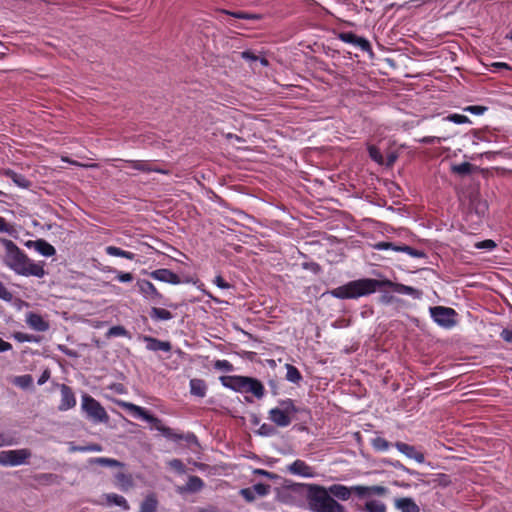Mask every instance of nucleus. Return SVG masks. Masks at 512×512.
<instances>
[{"instance_id": "f257e3e1", "label": "nucleus", "mask_w": 512, "mask_h": 512, "mask_svg": "<svg viewBox=\"0 0 512 512\" xmlns=\"http://www.w3.org/2000/svg\"><path fill=\"white\" fill-rule=\"evenodd\" d=\"M388 287L393 292L412 296L414 299L422 297V291L412 286L393 282L389 279L361 278L350 281L332 289L329 293L337 299H357L375 293L379 288Z\"/></svg>"}, {"instance_id": "f03ea898", "label": "nucleus", "mask_w": 512, "mask_h": 512, "mask_svg": "<svg viewBox=\"0 0 512 512\" xmlns=\"http://www.w3.org/2000/svg\"><path fill=\"white\" fill-rule=\"evenodd\" d=\"M0 244L5 249L2 258L3 264L16 275L37 278L45 276L43 261L34 262L10 239L0 238Z\"/></svg>"}, {"instance_id": "7ed1b4c3", "label": "nucleus", "mask_w": 512, "mask_h": 512, "mask_svg": "<svg viewBox=\"0 0 512 512\" xmlns=\"http://www.w3.org/2000/svg\"><path fill=\"white\" fill-rule=\"evenodd\" d=\"M116 404L119 407L127 410L134 417H139V418H142L143 420L149 422L154 429L161 432L162 435L164 437H166L167 439H170L173 441H180V440L185 439L186 441H189L191 438H195L194 434H188L187 436H184L181 433L175 432L172 428L165 426L159 418L150 414L143 407H140L133 403L122 401V400L116 401Z\"/></svg>"}, {"instance_id": "20e7f679", "label": "nucleus", "mask_w": 512, "mask_h": 512, "mask_svg": "<svg viewBox=\"0 0 512 512\" xmlns=\"http://www.w3.org/2000/svg\"><path fill=\"white\" fill-rule=\"evenodd\" d=\"M307 500L315 512H345L344 507L338 503L323 486L316 484L306 485Z\"/></svg>"}, {"instance_id": "39448f33", "label": "nucleus", "mask_w": 512, "mask_h": 512, "mask_svg": "<svg viewBox=\"0 0 512 512\" xmlns=\"http://www.w3.org/2000/svg\"><path fill=\"white\" fill-rule=\"evenodd\" d=\"M328 491L333 497H336L342 501H346L350 498L352 491H354L359 497L378 495L383 496L388 492V489L384 486H354L348 488L342 484H334L329 487Z\"/></svg>"}, {"instance_id": "423d86ee", "label": "nucleus", "mask_w": 512, "mask_h": 512, "mask_svg": "<svg viewBox=\"0 0 512 512\" xmlns=\"http://www.w3.org/2000/svg\"><path fill=\"white\" fill-rule=\"evenodd\" d=\"M300 412L295 406L294 401L290 398L280 400L279 407L269 410L268 418L278 427H287L291 424L293 415Z\"/></svg>"}, {"instance_id": "0eeeda50", "label": "nucleus", "mask_w": 512, "mask_h": 512, "mask_svg": "<svg viewBox=\"0 0 512 512\" xmlns=\"http://www.w3.org/2000/svg\"><path fill=\"white\" fill-rule=\"evenodd\" d=\"M81 408L87 418L95 423H106L109 420L105 408L89 394L82 395Z\"/></svg>"}, {"instance_id": "6e6552de", "label": "nucleus", "mask_w": 512, "mask_h": 512, "mask_svg": "<svg viewBox=\"0 0 512 512\" xmlns=\"http://www.w3.org/2000/svg\"><path fill=\"white\" fill-rule=\"evenodd\" d=\"M429 312L433 321L443 328L450 329L457 323L455 319L457 313L453 308L434 306L430 307Z\"/></svg>"}, {"instance_id": "1a4fd4ad", "label": "nucleus", "mask_w": 512, "mask_h": 512, "mask_svg": "<svg viewBox=\"0 0 512 512\" xmlns=\"http://www.w3.org/2000/svg\"><path fill=\"white\" fill-rule=\"evenodd\" d=\"M30 457L31 451L27 448L0 451V465L18 466L24 464Z\"/></svg>"}, {"instance_id": "9d476101", "label": "nucleus", "mask_w": 512, "mask_h": 512, "mask_svg": "<svg viewBox=\"0 0 512 512\" xmlns=\"http://www.w3.org/2000/svg\"><path fill=\"white\" fill-rule=\"evenodd\" d=\"M489 209L488 202L482 199L478 191L469 193V211L474 213L479 221L486 216Z\"/></svg>"}, {"instance_id": "9b49d317", "label": "nucleus", "mask_w": 512, "mask_h": 512, "mask_svg": "<svg viewBox=\"0 0 512 512\" xmlns=\"http://www.w3.org/2000/svg\"><path fill=\"white\" fill-rule=\"evenodd\" d=\"M136 285L144 298L157 303L163 299V295L157 290L152 282L145 279H139Z\"/></svg>"}, {"instance_id": "f8f14e48", "label": "nucleus", "mask_w": 512, "mask_h": 512, "mask_svg": "<svg viewBox=\"0 0 512 512\" xmlns=\"http://www.w3.org/2000/svg\"><path fill=\"white\" fill-rule=\"evenodd\" d=\"M248 376H240V375H231V376H221L220 381L223 386L232 389L236 392L244 393L246 390V385L248 383Z\"/></svg>"}, {"instance_id": "ddd939ff", "label": "nucleus", "mask_w": 512, "mask_h": 512, "mask_svg": "<svg viewBox=\"0 0 512 512\" xmlns=\"http://www.w3.org/2000/svg\"><path fill=\"white\" fill-rule=\"evenodd\" d=\"M61 392V401L58 406L60 411H67L76 405V398L72 388L66 384H61L60 386Z\"/></svg>"}, {"instance_id": "4468645a", "label": "nucleus", "mask_w": 512, "mask_h": 512, "mask_svg": "<svg viewBox=\"0 0 512 512\" xmlns=\"http://www.w3.org/2000/svg\"><path fill=\"white\" fill-rule=\"evenodd\" d=\"M149 276L153 278L154 280L178 285L181 283V279L179 275L174 273L173 271L166 269V268H160L156 269L149 273Z\"/></svg>"}, {"instance_id": "2eb2a0df", "label": "nucleus", "mask_w": 512, "mask_h": 512, "mask_svg": "<svg viewBox=\"0 0 512 512\" xmlns=\"http://www.w3.org/2000/svg\"><path fill=\"white\" fill-rule=\"evenodd\" d=\"M394 446L396 449L407 456L410 459L415 460L418 463H424L425 456L422 452L418 451L414 446L404 442L397 441Z\"/></svg>"}, {"instance_id": "dca6fc26", "label": "nucleus", "mask_w": 512, "mask_h": 512, "mask_svg": "<svg viewBox=\"0 0 512 512\" xmlns=\"http://www.w3.org/2000/svg\"><path fill=\"white\" fill-rule=\"evenodd\" d=\"M27 325L38 332H45L49 329V322L46 321L40 314L30 312L26 316Z\"/></svg>"}, {"instance_id": "f3484780", "label": "nucleus", "mask_w": 512, "mask_h": 512, "mask_svg": "<svg viewBox=\"0 0 512 512\" xmlns=\"http://www.w3.org/2000/svg\"><path fill=\"white\" fill-rule=\"evenodd\" d=\"M288 471L291 474L300 475L307 478L314 477L315 475L313 468L307 465L305 461L300 459H297L291 463L288 467Z\"/></svg>"}, {"instance_id": "a211bd4d", "label": "nucleus", "mask_w": 512, "mask_h": 512, "mask_svg": "<svg viewBox=\"0 0 512 512\" xmlns=\"http://www.w3.org/2000/svg\"><path fill=\"white\" fill-rule=\"evenodd\" d=\"M240 134L235 133H223V136L227 140L228 145L235 147L237 149L242 148L243 143H246L248 138H250V134L244 130V128H241L239 130Z\"/></svg>"}, {"instance_id": "6ab92c4d", "label": "nucleus", "mask_w": 512, "mask_h": 512, "mask_svg": "<svg viewBox=\"0 0 512 512\" xmlns=\"http://www.w3.org/2000/svg\"><path fill=\"white\" fill-rule=\"evenodd\" d=\"M144 342H146V348L150 351H164L170 352L172 345L168 341H162L151 336H144Z\"/></svg>"}, {"instance_id": "aec40b11", "label": "nucleus", "mask_w": 512, "mask_h": 512, "mask_svg": "<svg viewBox=\"0 0 512 512\" xmlns=\"http://www.w3.org/2000/svg\"><path fill=\"white\" fill-rule=\"evenodd\" d=\"M339 38L345 43L353 44L361 48L363 51H367L370 49V43L368 42V40L362 37H358L357 35L351 32L341 33L339 35Z\"/></svg>"}, {"instance_id": "412c9836", "label": "nucleus", "mask_w": 512, "mask_h": 512, "mask_svg": "<svg viewBox=\"0 0 512 512\" xmlns=\"http://www.w3.org/2000/svg\"><path fill=\"white\" fill-rule=\"evenodd\" d=\"M204 481L196 475L189 476L185 486L179 487V493H196L203 489Z\"/></svg>"}, {"instance_id": "4be33fe9", "label": "nucleus", "mask_w": 512, "mask_h": 512, "mask_svg": "<svg viewBox=\"0 0 512 512\" xmlns=\"http://www.w3.org/2000/svg\"><path fill=\"white\" fill-rule=\"evenodd\" d=\"M394 505L401 512H420L419 506L409 497L396 498Z\"/></svg>"}, {"instance_id": "5701e85b", "label": "nucleus", "mask_w": 512, "mask_h": 512, "mask_svg": "<svg viewBox=\"0 0 512 512\" xmlns=\"http://www.w3.org/2000/svg\"><path fill=\"white\" fill-rule=\"evenodd\" d=\"M244 393H251L256 398L261 399L265 394V388L260 380L249 377Z\"/></svg>"}, {"instance_id": "b1692460", "label": "nucleus", "mask_w": 512, "mask_h": 512, "mask_svg": "<svg viewBox=\"0 0 512 512\" xmlns=\"http://www.w3.org/2000/svg\"><path fill=\"white\" fill-rule=\"evenodd\" d=\"M115 484L120 490L126 492L134 486L133 477L128 473L118 472L115 474Z\"/></svg>"}, {"instance_id": "393cba45", "label": "nucleus", "mask_w": 512, "mask_h": 512, "mask_svg": "<svg viewBox=\"0 0 512 512\" xmlns=\"http://www.w3.org/2000/svg\"><path fill=\"white\" fill-rule=\"evenodd\" d=\"M33 244L34 249L43 256L51 257L56 254V249L54 248V246L44 239L35 240Z\"/></svg>"}, {"instance_id": "a878e982", "label": "nucleus", "mask_w": 512, "mask_h": 512, "mask_svg": "<svg viewBox=\"0 0 512 512\" xmlns=\"http://www.w3.org/2000/svg\"><path fill=\"white\" fill-rule=\"evenodd\" d=\"M3 174L12 179V181L21 188H29L31 186L30 180H28L22 174H19L11 169H5Z\"/></svg>"}, {"instance_id": "bb28decb", "label": "nucleus", "mask_w": 512, "mask_h": 512, "mask_svg": "<svg viewBox=\"0 0 512 512\" xmlns=\"http://www.w3.org/2000/svg\"><path fill=\"white\" fill-rule=\"evenodd\" d=\"M190 392L192 395L197 397H204L206 395L207 386L204 380L202 379H191L190 380Z\"/></svg>"}, {"instance_id": "cd10ccee", "label": "nucleus", "mask_w": 512, "mask_h": 512, "mask_svg": "<svg viewBox=\"0 0 512 512\" xmlns=\"http://www.w3.org/2000/svg\"><path fill=\"white\" fill-rule=\"evenodd\" d=\"M105 499L108 505H116L121 507L124 511H128L130 509V505L127 500L116 493H108L105 494Z\"/></svg>"}, {"instance_id": "c85d7f7f", "label": "nucleus", "mask_w": 512, "mask_h": 512, "mask_svg": "<svg viewBox=\"0 0 512 512\" xmlns=\"http://www.w3.org/2000/svg\"><path fill=\"white\" fill-rule=\"evenodd\" d=\"M477 169L478 168L472 165L470 162H461L460 164H455L451 166V171L454 174H457L461 177L467 176L476 171Z\"/></svg>"}, {"instance_id": "c756f323", "label": "nucleus", "mask_w": 512, "mask_h": 512, "mask_svg": "<svg viewBox=\"0 0 512 512\" xmlns=\"http://www.w3.org/2000/svg\"><path fill=\"white\" fill-rule=\"evenodd\" d=\"M158 507V500L154 493L145 497L140 505V512H156Z\"/></svg>"}, {"instance_id": "7c9ffc66", "label": "nucleus", "mask_w": 512, "mask_h": 512, "mask_svg": "<svg viewBox=\"0 0 512 512\" xmlns=\"http://www.w3.org/2000/svg\"><path fill=\"white\" fill-rule=\"evenodd\" d=\"M154 321H167L173 318V314L164 308L152 307L149 313Z\"/></svg>"}, {"instance_id": "2f4dec72", "label": "nucleus", "mask_w": 512, "mask_h": 512, "mask_svg": "<svg viewBox=\"0 0 512 512\" xmlns=\"http://www.w3.org/2000/svg\"><path fill=\"white\" fill-rule=\"evenodd\" d=\"M105 252L109 256L122 257L128 260H134L136 256L133 252L123 250L116 246H107Z\"/></svg>"}, {"instance_id": "473e14b6", "label": "nucleus", "mask_w": 512, "mask_h": 512, "mask_svg": "<svg viewBox=\"0 0 512 512\" xmlns=\"http://www.w3.org/2000/svg\"><path fill=\"white\" fill-rule=\"evenodd\" d=\"M370 444L377 452H385L392 446L389 441L380 436L371 439Z\"/></svg>"}, {"instance_id": "72a5a7b5", "label": "nucleus", "mask_w": 512, "mask_h": 512, "mask_svg": "<svg viewBox=\"0 0 512 512\" xmlns=\"http://www.w3.org/2000/svg\"><path fill=\"white\" fill-rule=\"evenodd\" d=\"M286 379L292 383L298 384L302 380V375L298 368L291 364H286Z\"/></svg>"}, {"instance_id": "f704fd0d", "label": "nucleus", "mask_w": 512, "mask_h": 512, "mask_svg": "<svg viewBox=\"0 0 512 512\" xmlns=\"http://www.w3.org/2000/svg\"><path fill=\"white\" fill-rule=\"evenodd\" d=\"M366 512H386V505L379 500H369L365 503Z\"/></svg>"}, {"instance_id": "c9c22d12", "label": "nucleus", "mask_w": 512, "mask_h": 512, "mask_svg": "<svg viewBox=\"0 0 512 512\" xmlns=\"http://www.w3.org/2000/svg\"><path fill=\"white\" fill-rule=\"evenodd\" d=\"M13 383L22 389H27L32 386L33 378L30 374H25L15 377Z\"/></svg>"}, {"instance_id": "e433bc0d", "label": "nucleus", "mask_w": 512, "mask_h": 512, "mask_svg": "<svg viewBox=\"0 0 512 512\" xmlns=\"http://www.w3.org/2000/svg\"><path fill=\"white\" fill-rule=\"evenodd\" d=\"M92 463L99 464L101 466H109V467H122L123 463L116 459L106 458V457H97L92 459Z\"/></svg>"}, {"instance_id": "4c0bfd02", "label": "nucleus", "mask_w": 512, "mask_h": 512, "mask_svg": "<svg viewBox=\"0 0 512 512\" xmlns=\"http://www.w3.org/2000/svg\"><path fill=\"white\" fill-rule=\"evenodd\" d=\"M250 488L256 496L264 497L270 493L271 486L269 484L257 483Z\"/></svg>"}, {"instance_id": "58836bf2", "label": "nucleus", "mask_w": 512, "mask_h": 512, "mask_svg": "<svg viewBox=\"0 0 512 512\" xmlns=\"http://www.w3.org/2000/svg\"><path fill=\"white\" fill-rule=\"evenodd\" d=\"M444 120L453 122L455 124H470L471 123V120L467 116L461 115V114H450L447 117H445Z\"/></svg>"}, {"instance_id": "ea45409f", "label": "nucleus", "mask_w": 512, "mask_h": 512, "mask_svg": "<svg viewBox=\"0 0 512 512\" xmlns=\"http://www.w3.org/2000/svg\"><path fill=\"white\" fill-rule=\"evenodd\" d=\"M398 249H399V252L406 253L409 256H412L414 258H422L424 256V253L422 251L417 250L408 245H401V247Z\"/></svg>"}, {"instance_id": "a19ab883", "label": "nucleus", "mask_w": 512, "mask_h": 512, "mask_svg": "<svg viewBox=\"0 0 512 512\" xmlns=\"http://www.w3.org/2000/svg\"><path fill=\"white\" fill-rule=\"evenodd\" d=\"M127 334H128V331L123 326L117 325V326H112L108 330L106 335L108 338H110V337L127 336Z\"/></svg>"}, {"instance_id": "79ce46f5", "label": "nucleus", "mask_w": 512, "mask_h": 512, "mask_svg": "<svg viewBox=\"0 0 512 512\" xmlns=\"http://www.w3.org/2000/svg\"><path fill=\"white\" fill-rule=\"evenodd\" d=\"M400 247H401V245H397L395 243L387 242V241H381L374 245V248L377 250H393L395 252H399L398 248H400Z\"/></svg>"}, {"instance_id": "37998d69", "label": "nucleus", "mask_w": 512, "mask_h": 512, "mask_svg": "<svg viewBox=\"0 0 512 512\" xmlns=\"http://www.w3.org/2000/svg\"><path fill=\"white\" fill-rule=\"evenodd\" d=\"M213 367L224 372H231L234 369L232 363H230L228 360H216L213 364Z\"/></svg>"}, {"instance_id": "c03bdc74", "label": "nucleus", "mask_w": 512, "mask_h": 512, "mask_svg": "<svg viewBox=\"0 0 512 512\" xmlns=\"http://www.w3.org/2000/svg\"><path fill=\"white\" fill-rule=\"evenodd\" d=\"M137 164L135 165V168L136 169H139V170H143V171H155V172H159V173H163V174H168L169 171L166 170V169H159V168H156V167H152L151 165H149L147 162H136Z\"/></svg>"}, {"instance_id": "a18cd8bd", "label": "nucleus", "mask_w": 512, "mask_h": 512, "mask_svg": "<svg viewBox=\"0 0 512 512\" xmlns=\"http://www.w3.org/2000/svg\"><path fill=\"white\" fill-rule=\"evenodd\" d=\"M113 272L116 273L115 279L121 283L131 282L134 279L132 273L130 272L118 271L116 269H114Z\"/></svg>"}, {"instance_id": "49530a36", "label": "nucleus", "mask_w": 512, "mask_h": 512, "mask_svg": "<svg viewBox=\"0 0 512 512\" xmlns=\"http://www.w3.org/2000/svg\"><path fill=\"white\" fill-rule=\"evenodd\" d=\"M14 339L20 343L23 342H36L37 339L34 335L23 333V332H15L13 335Z\"/></svg>"}, {"instance_id": "de8ad7c7", "label": "nucleus", "mask_w": 512, "mask_h": 512, "mask_svg": "<svg viewBox=\"0 0 512 512\" xmlns=\"http://www.w3.org/2000/svg\"><path fill=\"white\" fill-rule=\"evenodd\" d=\"M487 109L488 108L486 106L471 105V106L464 107L463 111L464 112H469V113L474 114V115H482V114H484L487 111Z\"/></svg>"}, {"instance_id": "09e8293b", "label": "nucleus", "mask_w": 512, "mask_h": 512, "mask_svg": "<svg viewBox=\"0 0 512 512\" xmlns=\"http://www.w3.org/2000/svg\"><path fill=\"white\" fill-rule=\"evenodd\" d=\"M474 246L477 249L493 250L497 246V244L495 243V241H493L491 239H486V240L475 243Z\"/></svg>"}, {"instance_id": "8fccbe9b", "label": "nucleus", "mask_w": 512, "mask_h": 512, "mask_svg": "<svg viewBox=\"0 0 512 512\" xmlns=\"http://www.w3.org/2000/svg\"><path fill=\"white\" fill-rule=\"evenodd\" d=\"M72 450L73 451H79V452H87V451L100 452V451H102V447L99 444H90L88 446L74 447Z\"/></svg>"}, {"instance_id": "3c124183", "label": "nucleus", "mask_w": 512, "mask_h": 512, "mask_svg": "<svg viewBox=\"0 0 512 512\" xmlns=\"http://www.w3.org/2000/svg\"><path fill=\"white\" fill-rule=\"evenodd\" d=\"M239 494L245 499V501L247 502H253L255 499H256V495L254 494V492L251 490L250 487H247V488H242L240 491H239Z\"/></svg>"}, {"instance_id": "603ef678", "label": "nucleus", "mask_w": 512, "mask_h": 512, "mask_svg": "<svg viewBox=\"0 0 512 512\" xmlns=\"http://www.w3.org/2000/svg\"><path fill=\"white\" fill-rule=\"evenodd\" d=\"M169 466L177 471L178 473H184L185 472V465L183 462L179 459H173L169 462Z\"/></svg>"}, {"instance_id": "864d4df0", "label": "nucleus", "mask_w": 512, "mask_h": 512, "mask_svg": "<svg viewBox=\"0 0 512 512\" xmlns=\"http://www.w3.org/2000/svg\"><path fill=\"white\" fill-rule=\"evenodd\" d=\"M213 283L221 289H228L231 287V285L221 275H217L213 280Z\"/></svg>"}, {"instance_id": "5fc2aeb1", "label": "nucleus", "mask_w": 512, "mask_h": 512, "mask_svg": "<svg viewBox=\"0 0 512 512\" xmlns=\"http://www.w3.org/2000/svg\"><path fill=\"white\" fill-rule=\"evenodd\" d=\"M13 231V226L10 225L4 217L0 216V232L11 234Z\"/></svg>"}, {"instance_id": "6e6d98bb", "label": "nucleus", "mask_w": 512, "mask_h": 512, "mask_svg": "<svg viewBox=\"0 0 512 512\" xmlns=\"http://www.w3.org/2000/svg\"><path fill=\"white\" fill-rule=\"evenodd\" d=\"M0 299L5 301H10L12 299L11 292L5 287V285L0 281Z\"/></svg>"}, {"instance_id": "4d7b16f0", "label": "nucleus", "mask_w": 512, "mask_h": 512, "mask_svg": "<svg viewBox=\"0 0 512 512\" xmlns=\"http://www.w3.org/2000/svg\"><path fill=\"white\" fill-rule=\"evenodd\" d=\"M15 443L14 439L10 436H7L3 433H0V447L10 446Z\"/></svg>"}, {"instance_id": "13d9d810", "label": "nucleus", "mask_w": 512, "mask_h": 512, "mask_svg": "<svg viewBox=\"0 0 512 512\" xmlns=\"http://www.w3.org/2000/svg\"><path fill=\"white\" fill-rule=\"evenodd\" d=\"M253 473H254L255 475H259V476H265V477H267V478H269V479H274V478L276 477V475H275V474H273V473H271V472H269V471H266V470H264V469H259V468H258V469H255V470L253 471Z\"/></svg>"}, {"instance_id": "bf43d9fd", "label": "nucleus", "mask_w": 512, "mask_h": 512, "mask_svg": "<svg viewBox=\"0 0 512 512\" xmlns=\"http://www.w3.org/2000/svg\"><path fill=\"white\" fill-rule=\"evenodd\" d=\"M50 375H51L50 370L45 369L37 381L38 385H43L44 383H46L49 380Z\"/></svg>"}, {"instance_id": "052dcab7", "label": "nucleus", "mask_w": 512, "mask_h": 512, "mask_svg": "<svg viewBox=\"0 0 512 512\" xmlns=\"http://www.w3.org/2000/svg\"><path fill=\"white\" fill-rule=\"evenodd\" d=\"M500 336L504 341L512 342V329H503Z\"/></svg>"}, {"instance_id": "680f3d73", "label": "nucleus", "mask_w": 512, "mask_h": 512, "mask_svg": "<svg viewBox=\"0 0 512 512\" xmlns=\"http://www.w3.org/2000/svg\"><path fill=\"white\" fill-rule=\"evenodd\" d=\"M369 155L372 158V160H381L380 152L374 146L369 147Z\"/></svg>"}, {"instance_id": "e2e57ef3", "label": "nucleus", "mask_w": 512, "mask_h": 512, "mask_svg": "<svg viewBox=\"0 0 512 512\" xmlns=\"http://www.w3.org/2000/svg\"><path fill=\"white\" fill-rule=\"evenodd\" d=\"M241 56L242 58L248 60V61H251V62H254V61H258L259 57L254 55L252 52L250 51H244L241 53Z\"/></svg>"}, {"instance_id": "0e129e2a", "label": "nucleus", "mask_w": 512, "mask_h": 512, "mask_svg": "<svg viewBox=\"0 0 512 512\" xmlns=\"http://www.w3.org/2000/svg\"><path fill=\"white\" fill-rule=\"evenodd\" d=\"M57 478V476L55 474H52V473H44V474H41L38 479L39 480H43V481H46V482H54V480Z\"/></svg>"}, {"instance_id": "69168bd1", "label": "nucleus", "mask_w": 512, "mask_h": 512, "mask_svg": "<svg viewBox=\"0 0 512 512\" xmlns=\"http://www.w3.org/2000/svg\"><path fill=\"white\" fill-rule=\"evenodd\" d=\"M395 300V297L392 296V295H389V294H383L381 297H380V302L382 304H385V305H388V304H391L393 303Z\"/></svg>"}, {"instance_id": "338daca9", "label": "nucleus", "mask_w": 512, "mask_h": 512, "mask_svg": "<svg viewBox=\"0 0 512 512\" xmlns=\"http://www.w3.org/2000/svg\"><path fill=\"white\" fill-rule=\"evenodd\" d=\"M12 349V345L11 343L7 342V341H4L1 337H0V353L1 352H6V351H9Z\"/></svg>"}, {"instance_id": "774afa93", "label": "nucleus", "mask_w": 512, "mask_h": 512, "mask_svg": "<svg viewBox=\"0 0 512 512\" xmlns=\"http://www.w3.org/2000/svg\"><path fill=\"white\" fill-rule=\"evenodd\" d=\"M230 15L236 17V18H241V19H250V18H253V16H250L246 13H229Z\"/></svg>"}]
</instances>
